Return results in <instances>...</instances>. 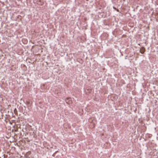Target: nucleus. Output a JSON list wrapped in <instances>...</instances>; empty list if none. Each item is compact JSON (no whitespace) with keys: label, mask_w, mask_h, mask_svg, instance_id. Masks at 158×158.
<instances>
[{"label":"nucleus","mask_w":158,"mask_h":158,"mask_svg":"<svg viewBox=\"0 0 158 158\" xmlns=\"http://www.w3.org/2000/svg\"><path fill=\"white\" fill-rule=\"evenodd\" d=\"M66 103L69 104H70L72 103V101L70 98H66Z\"/></svg>","instance_id":"nucleus-1"},{"label":"nucleus","mask_w":158,"mask_h":158,"mask_svg":"<svg viewBox=\"0 0 158 158\" xmlns=\"http://www.w3.org/2000/svg\"><path fill=\"white\" fill-rule=\"evenodd\" d=\"M145 51V48L144 47H141L140 49V52L142 54Z\"/></svg>","instance_id":"nucleus-2"}]
</instances>
